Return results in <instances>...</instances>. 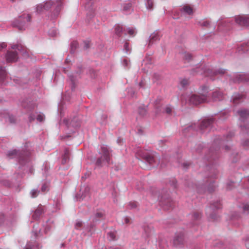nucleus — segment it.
<instances>
[{"instance_id": "13d9d810", "label": "nucleus", "mask_w": 249, "mask_h": 249, "mask_svg": "<svg viewBox=\"0 0 249 249\" xmlns=\"http://www.w3.org/2000/svg\"><path fill=\"white\" fill-rule=\"evenodd\" d=\"M31 249V248H29V247H27V248H25V249Z\"/></svg>"}, {"instance_id": "b1692460", "label": "nucleus", "mask_w": 249, "mask_h": 249, "mask_svg": "<svg viewBox=\"0 0 249 249\" xmlns=\"http://www.w3.org/2000/svg\"><path fill=\"white\" fill-rule=\"evenodd\" d=\"M107 238L109 240H114L116 238V233L115 232H109L107 233Z\"/></svg>"}, {"instance_id": "f704fd0d", "label": "nucleus", "mask_w": 249, "mask_h": 249, "mask_svg": "<svg viewBox=\"0 0 249 249\" xmlns=\"http://www.w3.org/2000/svg\"><path fill=\"white\" fill-rule=\"evenodd\" d=\"M242 95H238V96H236L233 99V102L234 104H236L237 102V100L239 99L242 98Z\"/></svg>"}, {"instance_id": "2eb2a0df", "label": "nucleus", "mask_w": 249, "mask_h": 249, "mask_svg": "<svg viewBox=\"0 0 249 249\" xmlns=\"http://www.w3.org/2000/svg\"><path fill=\"white\" fill-rule=\"evenodd\" d=\"M173 204L172 201L168 199L167 202H162L161 205L163 206L164 209L169 210Z\"/></svg>"}, {"instance_id": "37998d69", "label": "nucleus", "mask_w": 249, "mask_h": 249, "mask_svg": "<svg viewBox=\"0 0 249 249\" xmlns=\"http://www.w3.org/2000/svg\"><path fill=\"white\" fill-rule=\"evenodd\" d=\"M243 210L244 211H247L249 210V205L245 204L243 207Z\"/></svg>"}, {"instance_id": "680f3d73", "label": "nucleus", "mask_w": 249, "mask_h": 249, "mask_svg": "<svg viewBox=\"0 0 249 249\" xmlns=\"http://www.w3.org/2000/svg\"><path fill=\"white\" fill-rule=\"evenodd\" d=\"M124 9L125 10H126V7H124Z\"/></svg>"}, {"instance_id": "c03bdc74", "label": "nucleus", "mask_w": 249, "mask_h": 249, "mask_svg": "<svg viewBox=\"0 0 249 249\" xmlns=\"http://www.w3.org/2000/svg\"><path fill=\"white\" fill-rule=\"evenodd\" d=\"M124 222L125 224H129L130 222V219L128 217H125L124 218Z\"/></svg>"}, {"instance_id": "49530a36", "label": "nucleus", "mask_w": 249, "mask_h": 249, "mask_svg": "<svg viewBox=\"0 0 249 249\" xmlns=\"http://www.w3.org/2000/svg\"><path fill=\"white\" fill-rule=\"evenodd\" d=\"M47 188V186L46 184H43L41 187V190L42 192H45Z\"/></svg>"}, {"instance_id": "864d4df0", "label": "nucleus", "mask_w": 249, "mask_h": 249, "mask_svg": "<svg viewBox=\"0 0 249 249\" xmlns=\"http://www.w3.org/2000/svg\"><path fill=\"white\" fill-rule=\"evenodd\" d=\"M34 120V119L33 118H32L31 116L29 117V120L30 122Z\"/></svg>"}, {"instance_id": "f3484780", "label": "nucleus", "mask_w": 249, "mask_h": 249, "mask_svg": "<svg viewBox=\"0 0 249 249\" xmlns=\"http://www.w3.org/2000/svg\"><path fill=\"white\" fill-rule=\"evenodd\" d=\"M43 213V210L41 208H39L37 209L34 213L33 215V217L34 219H36L38 218V217L42 214Z\"/></svg>"}, {"instance_id": "bf43d9fd", "label": "nucleus", "mask_w": 249, "mask_h": 249, "mask_svg": "<svg viewBox=\"0 0 249 249\" xmlns=\"http://www.w3.org/2000/svg\"><path fill=\"white\" fill-rule=\"evenodd\" d=\"M225 148L226 150H228V147L227 146H225Z\"/></svg>"}, {"instance_id": "09e8293b", "label": "nucleus", "mask_w": 249, "mask_h": 249, "mask_svg": "<svg viewBox=\"0 0 249 249\" xmlns=\"http://www.w3.org/2000/svg\"><path fill=\"white\" fill-rule=\"evenodd\" d=\"M117 142L118 144H121L122 142H123V139L119 138L117 140Z\"/></svg>"}, {"instance_id": "f8f14e48", "label": "nucleus", "mask_w": 249, "mask_h": 249, "mask_svg": "<svg viewBox=\"0 0 249 249\" xmlns=\"http://www.w3.org/2000/svg\"><path fill=\"white\" fill-rule=\"evenodd\" d=\"M18 156L19 158V160H22V156L21 155V153L18 152L16 150H12L10 152H9L8 154V156L10 157H12L14 156Z\"/></svg>"}, {"instance_id": "de8ad7c7", "label": "nucleus", "mask_w": 249, "mask_h": 249, "mask_svg": "<svg viewBox=\"0 0 249 249\" xmlns=\"http://www.w3.org/2000/svg\"><path fill=\"white\" fill-rule=\"evenodd\" d=\"M210 24V22L209 21H205L203 22L202 25L204 26H208Z\"/></svg>"}, {"instance_id": "7ed1b4c3", "label": "nucleus", "mask_w": 249, "mask_h": 249, "mask_svg": "<svg viewBox=\"0 0 249 249\" xmlns=\"http://www.w3.org/2000/svg\"><path fill=\"white\" fill-rule=\"evenodd\" d=\"M207 98L204 95L194 94L190 98V102L195 105L204 103L206 101Z\"/></svg>"}, {"instance_id": "cd10ccee", "label": "nucleus", "mask_w": 249, "mask_h": 249, "mask_svg": "<svg viewBox=\"0 0 249 249\" xmlns=\"http://www.w3.org/2000/svg\"><path fill=\"white\" fill-rule=\"evenodd\" d=\"M146 5H147V8L148 9H150V10L152 9L153 6V2L152 0H147Z\"/></svg>"}, {"instance_id": "4d7b16f0", "label": "nucleus", "mask_w": 249, "mask_h": 249, "mask_svg": "<svg viewBox=\"0 0 249 249\" xmlns=\"http://www.w3.org/2000/svg\"><path fill=\"white\" fill-rule=\"evenodd\" d=\"M124 62L126 64H127V60L126 59H124Z\"/></svg>"}, {"instance_id": "393cba45", "label": "nucleus", "mask_w": 249, "mask_h": 249, "mask_svg": "<svg viewBox=\"0 0 249 249\" xmlns=\"http://www.w3.org/2000/svg\"><path fill=\"white\" fill-rule=\"evenodd\" d=\"M123 28L120 25H117L115 26V33L118 35L120 36L121 32H122Z\"/></svg>"}, {"instance_id": "20e7f679", "label": "nucleus", "mask_w": 249, "mask_h": 249, "mask_svg": "<svg viewBox=\"0 0 249 249\" xmlns=\"http://www.w3.org/2000/svg\"><path fill=\"white\" fill-rule=\"evenodd\" d=\"M184 243V236L181 233H179L175 236L173 240V245L178 248L181 247Z\"/></svg>"}, {"instance_id": "58836bf2", "label": "nucleus", "mask_w": 249, "mask_h": 249, "mask_svg": "<svg viewBox=\"0 0 249 249\" xmlns=\"http://www.w3.org/2000/svg\"><path fill=\"white\" fill-rule=\"evenodd\" d=\"M225 73V70L223 69L219 70L217 71L214 72L213 73L215 75L219 74H224Z\"/></svg>"}, {"instance_id": "9b49d317", "label": "nucleus", "mask_w": 249, "mask_h": 249, "mask_svg": "<svg viewBox=\"0 0 249 249\" xmlns=\"http://www.w3.org/2000/svg\"><path fill=\"white\" fill-rule=\"evenodd\" d=\"M238 113L241 119H244L249 115V110L245 109H241L238 111Z\"/></svg>"}, {"instance_id": "c756f323", "label": "nucleus", "mask_w": 249, "mask_h": 249, "mask_svg": "<svg viewBox=\"0 0 249 249\" xmlns=\"http://www.w3.org/2000/svg\"><path fill=\"white\" fill-rule=\"evenodd\" d=\"M128 206L130 209H134L137 207V203L135 201L130 202Z\"/></svg>"}, {"instance_id": "e433bc0d", "label": "nucleus", "mask_w": 249, "mask_h": 249, "mask_svg": "<svg viewBox=\"0 0 249 249\" xmlns=\"http://www.w3.org/2000/svg\"><path fill=\"white\" fill-rule=\"evenodd\" d=\"M78 44L77 42H76V41L72 42L71 43V45L72 50L75 49L77 48V47L78 46Z\"/></svg>"}, {"instance_id": "a19ab883", "label": "nucleus", "mask_w": 249, "mask_h": 249, "mask_svg": "<svg viewBox=\"0 0 249 249\" xmlns=\"http://www.w3.org/2000/svg\"><path fill=\"white\" fill-rule=\"evenodd\" d=\"M165 112L167 114H170L172 112V108L170 107H166Z\"/></svg>"}, {"instance_id": "3c124183", "label": "nucleus", "mask_w": 249, "mask_h": 249, "mask_svg": "<svg viewBox=\"0 0 249 249\" xmlns=\"http://www.w3.org/2000/svg\"><path fill=\"white\" fill-rule=\"evenodd\" d=\"M89 47V42H85V48L86 49H88V48Z\"/></svg>"}, {"instance_id": "c85d7f7f", "label": "nucleus", "mask_w": 249, "mask_h": 249, "mask_svg": "<svg viewBox=\"0 0 249 249\" xmlns=\"http://www.w3.org/2000/svg\"><path fill=\"white\" fill-rule=\"evenodd\" d=\"M212 208H215L216 209H219L221 208V204L219 202H216L214 204L212 205Z\"/></svg>"}, {"instance_id": "5701e85b", "label": "nucleus", "mask_w": 249, "mask_h": 249, "mask_svg": "<svg viewBox=\"0 0 249 249\" xmlns=\"http://www.w3.org/2000/svg\"><path fill=\"white\" fill-rule=\"evenodd\" d=\"M45 10L44 9V6L42 3L38 4L36 6V11L38 13H41L45 11Z\"/></svg>"}, {"instance_id": "423d86ee", "label": "nucleus", "mask_w": 249, "mask_h": 249, "mask_svg": "<svg viewBox=\"0 0 249 249\" xmlns=\"http://www.w3.org/2000/svg\"><path fill=\"white\" fill-rule=\"evenodd\" d=\"M30 20L31 16L29 14H23L19 18L18 21H20V22L18 23L17 24H15V26L18 27L20 30H21L23 24L26 22H30Z\"/></svg>"}, {"instance_id": "a878e982", "label": "nucleus", "mask_w": 249, "mask_h": 249, "mask_svg": "<svg viewBox=\"0 0 249 249\" xmlns=\"http://www.w3.org/2000/svg\"><path fill=\"white\" fill-rule=\"evenodd\" d=\"M192 216L194 220H198L200 218L201 214L199 212H196L193 213Z\"/></svg>"}, {"instance_id": "72a5a7b5", "label": "nucleus", "mask_w": 249, "mask_h": 249, "mask_svg": "<svg viewBox=\"0 0 249 249\" xmlns=\"http://www.w3.org/2000/svg\"><path fill=\"white\" fill-rule=\"evenodd\" d=\"M82 222L81 221H78L75 225V229L79 230L82 227Z\"/></svg>"}, {"instance_id": "6e6552de", "label": "nucleus", "mask_w": 249, "mask_h": 249, "mask_svg": "<svg viewBox=\"0 0 249 249\" xmlns=\"http://www.w3.org/2000/svg\"><path fill=\"white\" fill-rule=\"evenodd\" d=\"M13 49H17L22 54H24L27 51V49L21 44H15L12 46Z\"/></svg>"}, {"instance_id": "bb28decb", "label": "nucleus", "mask_w": 249, "mask_h": 249, "mask_svg": "<svg viewBox=\"0 0 249 249\" xmlns=\"http://www.w3.org/2000/svg\"><path fill=\"white\" fill-rule=\"evenodd\" d=\"M39 193V191L37 190H35V189L32 190L31 192L32 197H33V198L36 197L38 195Z\"/></svg>"}, {"instance_id": "5fc2aeb1", "label": "nucleus", "mask_w": 249, "mask_h": 249, "mask_svg": "<svg viewBox=\"0 0 249 249\" xmlns=\"http://www.w3.org/2000/svg\"><path fill=\"white\" fill-rule=\"evenodd\" d=\"M128 43H125V44H124V47L126 49L127 47H128Z\"/></svg>"}, {"instance_id": "0eeeda50", "label": "nucleus", "mask_w": 249, "mask_h": 249, "mask_svg": "<svg viewBox=\"0 0 249 249\" xmlns=\"http://www.w3.org/2000/svg\"><path fill=\"white\" fill-rule=\"evenodd\" d=\"M6 59L8 62L17 61L18 59L17 53L14 51H8L6 55Z\"/></svg>"}, {"instance_id": "e2e57ef3", "label": "nucleus", "mask_w": 249, "mask_h": 249, "mask_svg": "<svg viewBox=\"0 0 249 249\" xmlns=\"http://www.w3.org/2000/svg\"><path fill=\"white\" fill-rule=\"evenodd\" d=\"M211 218L212 219H215L213 216L211 217Z\"/></svg>"}, {"instance_id": "473e14b6", "label": "nucleus", "mask_w": 249, "mask_h": 249, "mask_svg": "<svg viewBox=\"0 0 249 249\" xmlns=\"http://www.w3.org/2000/svg\"><path fill=\"white\" fill-rule=\"evenodd\" d=\"M128 33L131 36H134L135 35V31L133 29L128 28Z\"/></svg>"}, {"instance_id": "0e129e2a", "label": "nucleus", "mask_w": 249, "mask_h": 249, "mask_svg": "<svg viewBox=\"0 0 249 249\" xmlns=\"http://www.w3.org/2000/svg\"><path fill=\"white\" fill-rule=\"evenodd\" d=\"M57 1H58V2H61V1H60V0H57Z\"/></svg>"}, {"instance_id": "aec40b11", "label": "nucleus", "mask_w": 249, "mask_h": 249, "mask_svg": "<svg viewBox=\"0 0 249 249\" xmlns=\"http://www.w3.org/2000/svg\"><path fill=\"white\" fill-rule=\"evenodd\" d=\"M44 6V9L45 11L48 10L53 5V2L51 0L47 1L45 3H42Z\"/></svg>"}, {"instance_id": "dca6fc26", "label": "nucleus", "mask_w": 249, "mask_h": 249, "mask_svg": "<svg viewBox=\"0 0 249 249\" xmlns=\"http://www.w3.org/2000/svg\"><path fill=\"white\" fill-rule=\"evenodd\" d=\"M183 59L187 62H189L192 59V55L189 53L185 52L182 54Z\"/></svg>"}, {"instance_id": "ddd939ff", "label": "nucleus", "mask_w": 249, "mask_h": 249, "mask_svg": "<svg viewBox=\"0 0 249 249\" xmlns=\"http://www.w3.org/2000/svg\"><path fill=\"white\" fill-rule=\"evenodd\" d=\"M212 96L214 101L220 100L222 98V94L220 91H215Z\"/></svg>"}, {"instance_id": "c9c22d12", "label": "nucleus", "mask_w": 249, "mask_h": 249, "mask_svg": "<svg viewBox=\"0 0 249 249\" xmlns=\"http://www.w3.org/2000/svg\"><path fill=\"white\" fill-rule=\"evenodd\" d=\"M239 79L238 80L239 81H243L247 80L246 78H245L246 75L244 74H240L239 75Z\"/></svg>"}, {"instance_id": "1a4fd4ad", "label": "nucleus", "mask_w": 249, "mask_h": 249, "mask_svg": "<svg viewBox=\"0 0 249 249\" xmlns=\"http://www.w3.org/2000/svg\"><path fill=\"white\" fill-rule=\"evenodd\" d=\"M213 122V119H208L203 120L201 124L200 128L203 129L204 128H206L208 126H210L212 123Z\"/></svg>"}, {"instance_id": "7c9ffc66", "label": "nucleus", "mask_w": 249, "mask_h": 249, "mask_svg": "<svg viewBox=\"0 0 249 249\" xmlns=\"http://www.w3.org/2000/svg\"><path fill=\"white\" fill-rule=\"evenodd\" d=\"M189 83L188 80L187 79H183L180 81V84L183 87L187 86Z\"/></svg>"}, {"instance_id": "f257e3e1", "label": "nucleus", "mask_w": 249, "mask_h": 249, "mask_svg": "<svg viewBox=\"0 0 249 249\" xmlns=\"http://www.w3.org/2000/svg\"><path fill=\"white\" fill-rule=\"evenodd\" d=\"M137 155L142 157L150 165H153L155 164H158L159 162L160 158L158 156L146 153L142 150H139L137 152Z\"/></svg>"}, {"instance_id": "39448f33", "label": "nucleus", "mask_w": 249, "mask_h": 249, "mask_svg": "<svg viewBox=\"0 0 249 249\" xmlns=\"http://www.w3.org/2000/svg\"><path fill=\"white\" fill-rule=\"evenodd\" d=\"M235 22L241 26H249V16H238L235 18Z\"/></svg>"}, {"instance_id": "412c9836", "label": "nucleus", "mask_w": 249, "mask_h": 249, "mask_svg": "<svg viewBox=\"0 0 249 249\" xmlns=\"http://www.w3.org/2000/svg\"><path fill=\"white\" fill-rule=\"evenodd\" d=\"M183 11L189 15L193 14V9L190 6L186 5L183 7Z\"/></svg>"}, {"instance_id": "f03ea898", "label": "nucleus", "mask_w": 249, "mask_h": 249, "mask_svg": "<svg viewBox=\"0 0 249 249\" xmlns=\"http://www.w3.org/2000/svg\"><path fill=\"white\" fill-rule=\"evenodd\" d=\"M101 157L97 160V165H101L102 163L104 164L105 163L109 164L111 155L107 146H103L101 147Z\"/></svg>"}, {"instance_id": "9d476101", "label": "nucleus", "mask_w": 249, "mask_h": 249, "mask_svg": "<svg viewBox=\"0 0 249 249\" xmlns=\"http://www.w3.org/2000/svg\"><path fill=\"white\" fill-rule=\"evenodd\" d=\"M160 39V36L158 33H154L152 34L149 38V45L153 44L155 42L159 40Z\"/></svg>"}, {"instance_id": "4c0bfd02", "label": "nucleus", "mask_w": 249, "mask_h": 249, "mask_svg": "<svg viewBox=\"0 0 249 249\" xmlns=\"http://www.w3.org/2000/svg\"><path fill=\"white\" fill-rule=\"evenodd\" d=\"M243 145L245 148H246V149L249 148V140L245 141L243 143Z\"/></svg>"}, {"instance_id": "4468645a", "label": "nucleus", "mask_w": 249, "mask_h": 249, "mask_svg": "<svg viewBox=\"0 0 249 249\" xmlns=\"http://www.w3.org/2000/svg\"><path fill=\"white\" fill-rule=\"evenodd\" d=\"M69 155H70L69 151L68 150L66 149L65 151V153L63 156V159L62 160V162L63 164L66 163L67 162V161L69 160Z\"/></svg>"}, {"instance_id": "6e6d98bb", "label": "nucleus", "mask_w": 249, "mask_h": 249, "mask_svg": "<svg viewBox=\"0 0 249 249\" xmlns=\"http://www.w3.org/2000/svg\"><path fill=\"white\" fill-rule=\"evenodd\" d=\"M229 135L231 137L233 135V133H231L229 134Z\"/></svg>"}, {"instance_id": "8fccbe9b", "label": "nucleus", "mask_w": 249, "mask_h": 249, "mask_svg": "<svg viewBox=\"0 0 249 249\" xmlns=\"http://www.w3.org/2000/svg\"><path fill=\"white\" fill-rule=\"evenodd\" d=\"M212 72V71H210L209 70L208 71V72H207V73H206V75H207V76H211V73Z\"/></svg>"}, {"instance_id": "4be33fe9", "label": "nucleus", "mask_w": 249, "mask_h": 249, "mask_svg": "<svg viewBox=\"0 0 249 249\" xmlns=\"http://www.w3.org/2000/svg\"><path fill=\"white\" fill-rule=\"evenodd\" d=\"M6 76V72L3 68H0V80H2Z\"/></svg>"}, {"instance_id": "a211bd4d", "label": "nucleus", "mask_w": 249, "mask_h": 249, "mask_svg": "<svg viewBox=\"0 0 249 249\" xmlns=\"http://www.w3.org/2000/svg\"><path fill=\"white\" fill-rule=\"evenodd\" d=\"M138 113L142 116H144L147 112V109L145 107L141 106L138 108Z\"/></svg>"}, {"instance_id": "603ef678", "label": "nucleus", "mask_w": 249, "mask_h": 249, "mask_svg": "<svg viewBox=\"0 0 249 249\" xmlns=\"http://www.w3.org/2000/svg\"><path fill=\"white\" fill-rule=\"evenodd\" d=\"M246 129L247 130V132L249 133V124L246 126Z\"/></svg>"}, {"instance_id": "a18cd8bd", "label": "nucleus", "mask_w": 249, "mask_h": 249, "mask_svg": "<svg viewBox=\"0 0 249 249\" xmlns=\"http://www.w3.org/2000/svg\"><path fill=\"white\" fill-rule=\"evenodd\" d=\"M6 47V44L5 43L0 44V51Z\"/></svg>"}, {"instance_id": "2f4dec72", "label": "nucleus", "mask_w": 249, "mask_h": 249, "mask_svg": "<svg viewBox=\"0 0 249 249\" xmlns=\"http://www.w3.org/2000/svg\"><path fill=\"white\" fill-rule=\"evenodd\" d=\"M37 121H38L39 122H42L45 119V116L43 114H38L37 115Z\"/></svg>"}, {"instance_id": "79ce46f5", "label": "nucleus", "mask_w": 249, "mask_h": 249, "mask_svg": "<svg viewBox=\"0 0 249 249\" xmlns=\"http://www.w3.org/2000/svg\"><path fill=\"white\" fill-rule=\"evenodd\" d=\"M104 213L102 212H97L96 214V217L98 218H101L103 217Z\"/></svg>"}, {"instance_id": "052dcab7", "label": "nucleus", "mask_w": 249, "mask_h": 249, "mask_svg": "<svg viewBox=\"0 0 249 249\" xmlns=\"http://www.w3.org/2000/svg\"><path fill=\"white\" fill-rule=\"evenodd\" d=\"M228 189H231V187H228Z\"/></svg>"}, {"instance_id": "6ab92c4d", "label": "nucleus", "mask_w": 249, "mask_h": 249, "mask_svg": "<svg viewBox=\"0 0 249 249\" xmlns=\"http://www.w3.org/2000/svg\"><path fill=\"white\" fill-rule=\"evenodd\" d=\"M144 230L147 236H150L154 232L153 228L149 226L145 227Z\"/></svg>"}, {"instance_id": "ea45409f", "label": "nucleus", "mask_w": 249, "mask_h": 249, "mask_svg": "<svg viewBox=\"0 0 249 249\" xmlns=\"http://www.w3.org/2000/svg\"><path fill=\"white\" fill-rule=\"evenodd\" d=\"M9 120L11 123H15L16 122V119L15 117L13 116H9Z\"/></svg>"}]
</instances>
